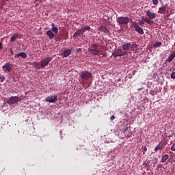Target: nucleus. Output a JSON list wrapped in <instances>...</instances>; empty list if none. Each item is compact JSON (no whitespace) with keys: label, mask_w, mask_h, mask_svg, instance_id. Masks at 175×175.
<instances>
[{"label":"nucleus","mask_w":175,"mask_h":175,"mask_svg":"<svg viewBox=\"0 0 175 175\" xmlns=\"http://www.w3.org/2000/svg\"><path fill=\"white\" fill-rule=\"evenodd\" d=\"M20 102V97L12 96L7 100L8 105H14L15 103H18Z\"/></svg>","instance_id":"nucleus-6"},{"label":"nucleus","mask_w":175,"mask_h":175,"mask_svg":"<svg viewBox=\"0 0 175 175\" xmlns=\"http://www.w3.org/2000/svg\"><path fill=\"white\" fill-rule=\"evenodd\" d=\"M2 69L4 72H12V65L10 64V62H8L3 65Z\"/></svg>","instance_id":"nucleus-9"},{"label":"nucleus","mask_w":175,"mask_h":175,"mask_svg":"<svg viewBox=\"0 0 175 175\" xmlns=\"http://www.w3.org/2000/svg\"><path fill=\"white\" fill-rule=\"evenodd\" d=\"M81 77L82 80H90L92 77V74L88 71H83L81 73Z\"/></svg>","instance_id":"nucleus-5"},{"label":"nucleus","mask_w":175,"mask_h":175,"mask_svg":"<svg viewBox=\"0 0 175 175\" xmlns=\"http://www.w3.org/2000/svg\"><path fill=\"white\" fill-rule=\"evenodd\" d=\"M138 91H142V88H138Z\"/></svg>","instance_id":"nucleus-37"},{"label":"nucleus","mask_w":175,"mask_h":175,"mask_svg":"<svg viewBox=\"0 0 175 175\" xmlns=\"http://www.w3.org/2000/svg\"><path fill=\"white\" fill-rule=\"evenodd\" d=\"M171 78H172V79H175V72H172V73L171 74Z\"/></svg>","instance_id":"nucleus-31"},{"label":"nucleus","mask_w":175,"mask_h":175,"mask_svg":"<svg viewBox=\"0 0 175 175\" xmlns=\"http://www.w3.org/2000/svg\"><path fill=\"white\" fill-rule=\"evenodd\" d=\"M90 29H91V27L90 26H83L75 32L73 37L76 38L77 36H80V35H83V33H84L85 31H90Z\"/></svg>","instance_id":"nucleus-2"},{"label":"nucleus","mask_w":175,"mask_h":175,"mask_svg":"<svg viewBox=\"0 0 175 175\" xmlns=\"http://www.w3.org/2000/svg\"><path fill=\"white\" fill-rule=\"evenodd\" d=\"M173 59H174V57H173V55L172 54H170L167 58V62H172V61H173Z\"/></svg>","instance_id":"nucleus-24"},{"label":"nucleus","mask_w":175,"mask_h":175,"mask_svg":"<svg viewBox=\"0 0 175 175\" xmlns=\"http://www.w3.org/2000/svg\"><path fill=\"white\" fill-rule=\"evenodd\" d=\"M167 6H168V5L165 4V5L159 8L158 13H160V14H162V13H165V12H166V9H167Z\"/></svg>","instance_id":"nucleus-15"},{"label":"nucleus","mask_w":175,"mask_h":175,"mask_svg":"<svg viewBox=\"0 0 175 175\" xmlns=\"http://www.w3.org/2000/svg\"><path fill=\"white\" fill-rule=\"evenodd\" d=\"M63 54H64V58H66L67 57H69L70 54H72V50L70 49L65 50L64 51Z\"/></svg>","instance_id":"nucleus-18"},{"label":"nucleus","mask_w":175,"mask_h":175,"mask_svg":"<svg viewBox=\"0 0 175 175\" xmlns=\"http://www.w3.org/2000/svg\"><path fill=\"white\" fill-rule=\"evenodd\" d=\"M153 5H158V0H152Z\"/></svg>","instance_id":"nucleus-30"},{"label":"nucleus","mask_w":175,"mask_h":175,"mask_svg":"<svg viewBox=\"0 0 175 175\" xmlns=\"http://www.w3.org/2000/svg\"><path fill=\"white\" fill-rule=\"evenodd\" d=\"M3 49V46L2 45V42H0V50H2Z\"/></svg>","instance_id":"nucleus-35"},{"label":"nucleus","mask_w":175,"mask_h":175,"mask_svg":"<svg viewBox=\"0 0 175 175\" xmlns=\"http://www.w3.org/2000/svg\"><path fill=\"white\" fill-rule=\"evenodd\" d=\"M146 16L149 17V20H154L157 18V14L150 10L146 11Z\"/></svg>","instance_id":"nucleus-10"},{"label":"nucleus","mask_w":175,"mask_h":175,"mask_svg":"<svg viewBox=\"0 0 175 175\" xmlns=\"http://www.w3.org/2000/svg\"><path fill=\"white\" fill-rule=\"evenodd\" d=\"M92 48L98 49V44H93Z\"/></svg>","instance_id":"nucleus-29"},{"label":"nucleus","mask_w":175,"mask_h":175,"mask_svg":"<svg viewBox=\"0 0 175 175\" xmlns=\"http://www.w3.org/2000/svg\"><path fill=\"white\" fill-rule=\"evenodd\" d=\"M51 31L52 32H53V33H55V35H57V33H58V27H53L51 28Z\"/></svg>","instance_id":"nucleus-23"},{"label":"nucleus","mask_w":175,"mask_h":175,"mask_svg":"<svg viewBox=\"0 0 175 175\" xmlns=\"http://www.w3.org/2000/svg\"><path fill=\"white\" fill-rule=\"evenodd\" d=\"M76 51H77V53H80V51H81V48H77V49H76Z\"/></svg>","instance_id":"nucleus-34"},{"label":"nucleus","mask_w":175,"mask_h":175,"mask_svg":"<svg viewBox=\"0 0 175 175\" xmlns=\"http://www.w3.org/2000/svg\"><path fill=\"white\" fill-rule=\"evenodd\" d=\"M58 96L57 94H54L52 96H49L46 98V102H49V103H55V100H57Z\"/></svg>","instance_id":"nucleus-8"},{"label":"nucleus","mask_w":175,"mask_h":175,"mask_svg":"<svg viewBox=\"0 0 175 175\" xmlns=\"http://www.w3.org/2000/svg\"><path fill=\"white\" fill-rule=\"evenodd\" d=\"M169 159V154H164L161 160V163L166 162Z\"/></svg>","instance_id":"nucleus-20"},{"label":"nucleus","mask_w":175,"mask_h":175,"mask_svg":"<svg viewBox=\"0 0 175 175\" xmlns=\"http://www.w3.org/2000/svg\"><path fill=\"white\" fill-rule=\"evenodd\" d=\"M116 118V116L114 115H112L111 117H110V120L111 121H113V120H114Z\"/></svg>","instance_id":"nucleus-33"},{"label":"nucleus","mask_w":175,"mask_h":175,"mask_svg":"<svg viewBox=\"0 0 175 175\" xmlns=\"http://www.w3.org/2000/svg\"><path fill=\"white\" fill-rule=\"evenodd\" d=\"M138 45L136 44H131L130 48L132 51H136L137 50Z\"/></svg>","instance_id":"nucleus-21"},{"label":"nucleus","mask_w":175,"mask_h":175,"mask_svg":"<svg viewBox=\"0 0 175 175\" xmlns=\"http://www.w3.org/2000/svg\"><path fill=\"white\" fill-rule=\"evenodd\" d=\"M20 37V35L18 33H14L12 35V36L10 38V42L12 43V42H16L17 39Z\"/></svg>","instance_id":"nucleus-14"},{"label":"nucleus","mask_w":175,"mask_h":175,"mask_svg":"<svg viewBox=\"0 0 175 175\" xmlns=\"http://www.w3.org/2000/svg\"><path fill=\"white\" fill-rule=\"evenodd\" d=\"M163 146H165V144L163 142V141L160 142L154 148V152H158L159 150H162V148H163Z\"/></svg>","instance_id":"nucleus-11"},{"label":"nucleus","mask_w":175,"mask_h":175,"mask_svg":"<svg viewBox=\"0 0 175 175\" xmlns=\"http://www.w3.org/2000/svg\"><path fill=\"white\" fill-rule=\"evenodd\" d=\"M18 57H22L23 58L25 59L27 58V53H25V52H21L16 54L14 58H18Z\"/></svg>","instance_id":"nucleus-16"},{"label":"nucleus","mask_w":175,"mask_h":175,"mask_svg":"<svg viewBox=\"0 0 175 175\" xmlns=\"http://www.w3.org/2000/svg\"><path fill=\"white\" fill-rule=\"evenodd\" d=\"M90 51L92 52L94 55H98L99 54V49L98 48H91Z\"/></svg>","instance_id":"nucleus-19"},{"label":"nucleus","mask_w":175,"mask_h":175,"mask_svg":"<svg viewBox=\"0 0 175 175\" xmlns=\"http://www.w3.org/2000/svg\"><path fill=\"white\" fill-rule=\"evenodd\" d=\"M46 35L49 36V39H54L55 34L51 30H48L46 31Z\"/></svg>","instance_id":"nucleus-17"},{"label":"nucleus","mask_w":175,"mask_h":175,"mask_svg":"<svg viewBox=\"0 0 175 175\" xmlns=\"http://www.w3.org/2000/svg\"><path fill=\"white\" fill-rule=\"evenodd\" d=\"M0 80H1V83H3V81H5V77L4 76H1L0 77Z\"/></svg>","instance_id":"nucleus-28"},{"label":"nucleus","mask_w":175,"mask_h":175,"mask_svg":"<svg viewBox=\"0 0 175 175\" xmlns=\"http://www.w3.org/2000/svg\"><path fill=\"white\" fill-rule=\"evenodd\" d=\"M139 21V25H141L142 27H143V25H144V22L142 21Z\"/></svg>","instance_id":"nucleus-32"},{"label":"nucleus","mask_w":175,"mask_h":175,"mask_svg":"<svg viewBox=\"0 0 175 175\" xmlns=\"http://www.w3.org/2000/svg\"><path fill=\"white\" fill-rule=\"evenodd\" d=\"M10 53L12 54V55H13L14 54L13 49H10Z\"/></svg>","instance_id":"nucleus-36"},{"label":"nucleus","mask_w":175,"mask_h":175,"mask_svg":"<svg viewBox=\"0 0 175 175\" xmlns=\"http://www.w3.org/2000/svg\"><path fill=\"white\" fill-rule=\"evenodd\" d=\"M159 46H162V42H156L154 44V47H159Z\"/></svg>","instance_id":"nucleus-25"},{"label":"nucleus","mask_w":175,"mask_h":175,"mask_svg":"<svg viewBox=\"0 0 175 175\" xmlns=\"http://www.w3.org/2000/svg\"><path fill=\"white\" fill-rule=\"evenodd\" d=\"M141 20L142 21L145 22L147 24H149V25H152V24H154V21L150 20V18H144V16H142Z\"/></svg>","instance_id":"nucleus-12"},{"label":"nucleus","mask_w":175,"mask_h":175,"mask_svg":"<svg viewBox=\"0 0 175 175\" xmlns=\"http://www.w3.org/2000/svg\"><path fill=\"white\" fill-rule=\"evenodd\" d=\"M142 150L143 154H144H144H146V152H147V147H146V146H142Z\"/></svg>","instance_id":"nucleus-27"},{"label":"nucleus","mask_w":175,"mask_h":175,"mask_svg":"<svg viewBox=\"0 0 175 175\" xmlns=\"http://www.w3.org/2000/svg\"><path fill=\"white\" fill-rule=\"evenodd\" d=\"M53 58L51 57H46L42 61L40 62V64H36V69H43V68H46L50 62H51V60Z\"/></svg>","instance_id":"nucleus-1"},{"label":"nucleus","mask_w":175,"mask_h":175,"mask_svg":"<svg viewBox=\"0 0 175 175\" xmlns=\"http://www.w3.org/2000/svg\"><path fill=\"white\" fill-rule=\"evenodd\" d=\"M117 23L119 25H127V24H129V18L127 16H119L117 20Z\"/></svg>","instance_id":"nucleus-3"},{"label":"nucleus","mask_w":175,"mask_h":175,"mask_svg":"<svg viewBox=\"0 0 175 175\" xmlns=\"http://www.w3.org/2000/svg\"><path fill=\"white\" fill-rule=\"evenodd\" d=\"M52 27H55V26H54V23H52Z\"/></svg>","instance_id":"nucleus-38"},{"label":"nucleus","mask_w":175,"mask_h":175,"mask_svg":"<svg viewBox=\"0 0 175 175\" xmlns=\"http://www.w3.org/2000/svg\"><path fill=\"white\" fill-rule=\"evenodd\" d=\"M143 165L145 166H147L148 165H150V161L148 159H146L145 161L143 162Z\"/></svg>","instance_id":"nucleus-26"},{"label":"nucleus","mask_w":175,"mask_h":175,"mask_svg":"<svg viewBox=\"0 0 175 175\" xmlns=\"http://www.w3.org/2000/svg\"><path fill=\"white\" fill-rule=\"evenodd\" d=\"M98 31H100V32H104L105 33H107V35L110 33L109 29H107V28H106L105 26H100Z\"/></svg>","instance_id":"nucleus-13"},{"label":"nucleus","mask_w":175,"mask_h":175,"mask_svg":"<svg viewBox=\"0 0 175 175\" xmlns=\"http://www.w3.org/2000/svg\"><path fill=\"white\" fill-rule=\"evenodd\" d=\"M132 25L135 28L136 32L139 33V35H143L144 33V31L142 29V27H139L137 22H133Z\"/></svg>","instance_id":"nucleus-7"},{"label":"nucleus","mask_w":175,"mask_h":175,"mask_svg":"<svg viewBox=\"0 0 175 175\" xmlns=\"http://www.w3.org/2000/svg\"><path fill=\"white\" fill-rule=\"evenodd\" d=\"M131 47V43H126L122 45V49L123 50H129Z\"/></svg>","instance_id":"nucleus-22"},{"label":"nucleus","mask_w":175,"mask_h":175,"mask_svg":"<svg viewBox=\"0 0 175 175\" xmlns=\"http://www.w3.org/2000/svg\"><path fill=\"white\" fill-rule=\"evenodd\" d=\"M112 55L113 57H124V55H126V52L121 49H118L114 51Z\"/></svg>","instance_id":"nucleus-4"}]
</instances>
